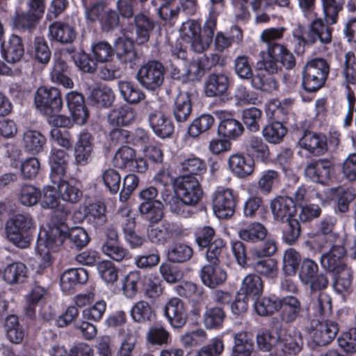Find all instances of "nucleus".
<instances>
[{
  "instance_id": "obj_55",
  "label": "nucleus",
  "mask_w": 356,
  "mask_h": 356,
  "mask_svg": "<svg viewBox=\"0 0 356 356\" xmlns=\"http://www.w3.org/2000/svg\"><path fill=\"white\" fill-rule=\"evenodd\" d=\"M245 149L248 153L261 161L267 159L269 155L267 145L258 136H252L248 139L245 143Z\"/></svg>"
},
{
  "instance_id": "obj_20",
  "label": "nucleus",
  "mask_w": 356,
  "mask_h": 356,
  "mask_svg": "<svg viewBox=\"0 0 356 356\" xmlns=\"http://www.w3.org/2000/svg\"><path fill=\"white\" fill-rule=\"evenodd\" d=\"M70 156L64 150L52 148L49 156L51 168L50 177L53 183H56L65 174Z\"/></svg>"
},
{
  "instance_id": "obj_7",
  "label": "nucleus",
  "mask_w": 356,
  "mask_h": 356,
  "mask_svg": "<svg viewBox=\"0 0 356 356\" xmlns=\"http://www.w3.org/2000/svg\"><path fill=\"white\" fill-rule=\"evenodd\" d=\"M298 277L302 284L308 286L312 291L323 289L328 283L326 276L318 273V264L309 259H303Z\"/></svg>"
},
{
  "instance_id": "obj_58",
  "label": "nucleus",
  "mask_w": 356,
  "mask_h": 356,
  "mask_svg": "<svg viewBox=\"0 0 356 356\" xmlns=\"http://www.w3.org/2000/svg\"><path fill=\"white\" fill-rule=\"evenodd\" d=\"M118 88L124 99L129 103L136 104L145 97L143 92L131 82L121 81Z\"/></svg>"
},
{
  "instance_id": "obj_27",
  "label": "nucleus",
  "mask_w": 356,
  "mask_h": 356,
  "mask_svg": "<svg viewBox=\"0 0 356 356\" xmlns=\"http://www.w3.org/2000/svg\"><path fill=\"white\" fill-rule=\"evenodd\" d=\"M302 148L316 155H321L327 150V139L323 134L305 132L299 140Z\"/></svg>"
},
{
  "instance_id": "obj_4",
  "label": "nucleus",
  "mask_w": 356,
  "mask_h": 356,
  "mask_svg": "<svg viewBox=\"0 0 356 356\" xmlns=\"http://www.w3.org/2000/svg\"><path fill=\"white\" fill-rule=\"evenodd\" d=\"M329 67L324 59L316 58L308 62L302 74V85L308 92L318 90L324 83Z\"/></svg>"
},
{
  "instance_id": "obj_28",
  "label": "nucleus",
  "mask_w": 356,
  "mask_h": 356,
  "mask_svg": "<svg viewBox=\"0 0 356 356\" xmlns=\"http://www.w3.org/2000/svg\"><path fill=\"white\" fill-rule=\"evenodd\" d=\"M27 266L22 262L15 261L8 264L3 272V278L8 284H21L28 278Z\"/></svg>"
},
{
  "instance_id": "obj_29",
  "label": "nucleus",
  "mask_w": 356,
  "mask_h": 356,
  "mask_svg": "<svg viewBox=\"0 0 356 356\" xmlns=\"http://www.w3.org/2000/svg\"><path fill=\"white\" fill-rule=\"evenodd\" d=\"M24 49L19 37L12 35L1 45L3 58L10 63L19 61L24 55Z\"/></svg>"
},
{
  "instance_id": "obj_15",
  "label": "nucleus",
  "mask_w": 356,
  "mask_h": 356,
  "mask_svg": "<svg viewBox=\"0 0 356 356\" xmlns=\"http://www.w3.org/2000/svg\"><path fill=\"white\" fill-rule=\"evenodd\" d=\"M93 147L92 135L87 131L80 132L77 136L74 149L75 162L82 166L88 164L92 161Z\"/></svg>"
},
{
  "instance_id": "obj_41",
  "label": "nucleus",
  "mask_w": 356,
  "mask_h": 356,
  "mask_svg": "<svg viewBox=\"0 0 356 356\" xmlns=\"http://www.w3.org/2000/svg\"><path fill=\"white\" fill-rule=\"evenodd\" d=\"M192 112V104L187 92H179L173 107V115L177 122L186 121Z\"/></svg>"
},
{
  "instance_id": "obj_62",
  "label": "nucleus",
  "mask_w": 356,
  "mask_h": 356,
  "mask_svg": "<svg viewBox=\"0 0 356 356\" xmlns=\"http://www.w3.org/2000/svg\"><path fill=\"white\" fill-rule=\"evenodd\" d=\"M214 123V118L208 114L201 115L195 118L188 128V133L192 137H196L209 130Z\"/></svg>"
},
{
  "instance_id": "obj_63",
  "label": "nucleus",
  "mask_w": 356,
  "mask_h": 356,
  "mask_svg": "<svg viewBox=\"0 0 356 356\" xmlns=\"http://www.w3.org/2000/svg\"><path fill=\"white\" fill-rule=\"evenodd\" d=\"M262 112L257 108L251 107L243 111V121L247 129L252 132H257L260 128Z\"/></svg>"
},
{
  "instance_id": "obj_32",
  "label": "nucleus",
  "mask_w": 356,
  "mask_h": 356,
  "mask_svg": "<svg viewBox=\"0 0 356 356\" xmlns=\"http://www.w3.org/2000/svg\"><path fill=\"white\" fill-rule=\"evenodd\" d=\"M176 234V225L168 222H164L156 226L151 225L147 229L148 238L155 243H164Z\"/></svg>"
},
{
  "instance_id": "obj_61",
  "label": "nucleus",
  "mask_w": 356,
  "mask_h": 356,
  "mask_svg": "<svg viewBox=\"0 0 356 356\" xmlns=\"http://www.w3.org/2000/svg\"><path fill=\"white\" fill-rule=\"evenodd\" d=\"M207 339V332L202 329L186 332L180 337V342L185 348L198 346Z\"/></svg>"
},
{
  "instance_id": "obj_38",
  "label": "nucleus",
  "mask_w": 356,
  "mask_h": 356,
  "mask_svg": "<svg viewBox=\"0 0 356 356\" xmlns=\"http://www.w3.org/2000/svg\"><path fill=\"white\" fill-rule=\"evenodd\" d=\"M135 38L138 44L147 42L149 38L150 32L154 28V22L147 15L139 14L135 17Z\"/></svg>"
},
{
  "instance_id": "obj_13",
  "label": "nucleus",
  "mask_w": 356,
  "mask_h": 356,
  "mask_svg": "<svg viewBox=\"0 0 356 356\" xmlns=\"http://www.w3.org/2000/svg\"><path fill=\"white\" fill-rule=\"evenodd\" d=\"M289 4V0H233L236 17L240 20H244L248 17V6H251L256 11L264 10L275 5L286 7Z\"/></svg>"
},
{
  "instance_id": "obj_9",
  "label": "nucleus",
  "mask_w": 356,
  "mask_h": 356,
  "mask_svg": "<svg viewBox=\"0 0 356 356\" xmlns=\"http://www.w3.org/2000/svg\"><path fill=\"white\" fill-rule=\"evenodd\" d=\"M137 79L142 86L149 90L159 88L164 80V68L158 61H150L140 67Z\"/></svg>"
},
{
  "instance_id": "obj_26",
  "label": "nucleus",
  "mask_w": 356,
  "mask_h": 356,
  "mask_svg": "<svg viewBox=\"0 0 356 356\" xmlns=\"http://www.w3.org/2000/svg\"><path fill=\"white\" fill-rule=\"evenodd\" d=\"M200 278L205 286L215 288L224 283L227 273L216 264L205 265L201 270Z\"/></svg>"
},
{
  "instance_id": "obj_36",
  "label": "nucleus",
  "mask_w": 356,
  "mask_h": 356,
  "mask_svg": "<svg viewBox=\"0 0 356 356\" xmlns=\"http://www.w3.org/2000/svg\"><path fill=\"white\" fill-rule=\"evenodd\" d=\"M49 36L51 39L60 43H70L76 38L74 28L67 23L56 22L49 28Z\"/></svg>"
},
{
  "instance_id": "obj_64",
  "label": "nucleus",
  "mask_w": 356,
  "mask_h": 356,
  "mask_svg": "<svg viewBox=\"0 0 356 356\" xmlns=\"http://www.w3.org/2000/svg\"><path fill=\"white\" fill-rule=\"evenodd\" d=\"M339 346L346 353H356V327L349 329L341 333L338 339Z\"/></svg>"
},
{
  "instance_id": "obj_2",
  "label": "nucleus",
  "mask_w": 356,
  "mask_h": 356,
  "mask_svg": "<svg viewBox=\"0 0 356 356\" xmlns=\"http://www.w3.org/2000/svg\"><path fill=\"white\" fill-rule=\"evenodd\" d=\"M346 252L343 246L334 245L327 252L322 254L320 260L322 267L334 274V284L341 290L349 288L352 277L350 270L343 261Z\"/></svg>"
},
{
  "instance_id": "obj_31",
  "label": "nucleus",
  "mask_w": 356,
  "mask_h": 356,
  "mask_svg": "<svg viewBox=\"0 0 356 356\" xmlns=\"http://www.w3.org/2000/svg\"><path fill=\"white\" fill-rule=\"evenodd\" d=\"M136 119L135 110L129 106H122L111 110L107 116V122L112 127L128 126Z\"/></svg>"
},
{
  "instance_id": "obj_21",
  "label": "nucleus",
  "mask_w": 356,
  "mask_h": 356,
  "mask_svg": "<svg viewBox=\"0 0 356 356\" xmlns=\"http://www.w3.org/2000/svg\"><path fill=\"white\" fill-rule=\"evenodd\" d=\"M88 279V272L84 268H69L60 276V289L64 293H71L78 284H84Z\"/></svg>"
},
{
  "instance_id": "obj_37",
  "label": "nucleus",
  "mask_w": 356,
  "mask_h": 356,
  "mask_svg": "<svg viewBox=\"0 0 356 356\" xmlns=\"http://www.w3.org/2000/svg\"><path fill=\"white\" fill-rule=\"evenodd\" d=\"M303 342L301 334L296 330L289 331L283 338L280 337L277 349H281L286 354H296L302 348Z\"/></svg>"
},
{
  "instance_id": "obj_50",
  "label": "nucleus",
  "mask_w": 356,
  "mask_h": 356,
  "mask_svg": "<svg viewBox=\"0 0 356 356\" xmlns=\"http://www.w3.org/2000/svg\"><path fill=\"white\" fill-rule=\"evenodd\" d=\"M141 282V275L139 271L129 272L122 281V290L127 298H134L138 291Z\"/></svg>"
},
{
  "instance_id": "obj_54",
  "label": "nucleus",
  "mask_w": 356,
  "mask_h": 356,
  "mask_svg": "<svg viewBox=\"0 0 356 356\" xmlns=\"http://www.w3.org/2000/svg\"><path fill=\"white\" fill-rule=\"evenodd\" d=\"M218 131L223 137L234 140L242 134L243 127L239 121L228 119L220 122Z\"/></svg>"
},
{
  "instance_id": "obj_34",
  "label": "nucleus",
  "mask_w": 356,
  "mask_h": 356,
  "mask_svg": "<svg viewBox=\"0 0 356 356\" xmlns=\"http://www.w3.org/2000/svg\"><path fill=\"white\" fill-rule=\"evenodd\" d=\"M134 40L133 37L129 36V31H127L115 42V52L122 63L132 62L136 58V54L133 45Z\"/></svg>"
},
{
  "instance_id": "obj_19",
  "label": "nucleus",
  "mask_w": 356,
  "mask_h": 356,
  "mask_svg": "<svg viewBox=\"0 0 356 356\" xmlns=\"http://www.w3.org/2000/svg\"><path fill=\"white\" fill-rule=\"evenodd\" d=\"M65 99L74 121L79 125L83 124L88 118V113L83 95L76 91H71L66 95Z\"/></svg>"
},
{
  "instance_id": "obj_53",
  "label": "nucleus",
  "mask_w": 356,
  "mask_h": 356,
  "mask_svg": "<svg viewBox=\"0 0 356 356\" xmlns=\"http://www.w3.org/2000/svg\"><path fill=\"white\" fill-rule=\"evenodd\" d=\"M308 33L312 42L316 40H319L322 43H328L331 41V30L321 19L312 22Z\"/></svg>"
},
{
  "instance_id": "obj_11",
  "label": "nucleus",
  "mask_w": 356,
  "mask_h": 356,
  "mask_svg": "<svg viewBox=\"0 0 356 356\" xmlns=\"http://www.w3.org/2000/svg\"><path fill=\"white\" fill-rule=\"evenodd\" d=\"M115 220L121 224L127 243L132 248L140 247L144 238L134 232L135 218L131 216V209L128 206L122 207L116 213Z\"/></svg>"
},
{
  "instance_id": "obj_24",
  "label": "nucleus",
  "mask_w": 356,
  "mask_h": 356,
  "mask_svg": "<svg viewBox=\"0 0 356 356\" xmlns=\"http://www.w3.org/2000/svg\"><path fill=\"white\" fill-rule=\"evenodd\" d=\"M149 121L154 134L161 138L170 137L174 132V125L171 119L161 111L152 113L149 117Z\"/></svg>"
},
{
  "instance_id": "obj_6",
  "label": "nucleus",
  "mask_w": 356,
  "mask_h": 356,
  "mask_svg": "<svg viewBox=\"0 0 356 356\" xmlns=\"http://www.w3.org/2000/svg\"><path fill=\"white\" fill-rule=\"evenodd\" d=\"M175 194L186 205L193 206L200 200L202 191L196 177L184 175L175 181Z\"/></svg>"
},
{
  "instance_id": "obj_43",
  "label": "nucleus",
  "mask_w": 356,
  "mask_h": 356,
  "mask_svg": "<svg viewBox=\"0 0 356 356\" xmlns=\"http://www.w3.org/2000/svg\"><path fill=\"white\" fill-rule=\"evenodd\" d=\"M267 229L260 222H254L238 231L241 239L248 242L256 243L265 238Z\"/></svg>"
},
{
  "instance_id": "obj_40",
  "label": "nucleus",
  "mask_w": 356,
  "mask_h": 356,
  "mask_svg": "<svg viewBox=\"0 0 356 356\" xmlns=\"http://www.w3.org/2000/svg\"><path fill=\"white\" fill-rule=\"evenodd\" d=\"M67 68V64L61 56H56L53 69L51 72V81L65 88H72L74 82L70 77L66 75Z\"/></svg>"
},
{
  "instance_id": "obj_3",
  "label": "nucleus",
  "mask_w": 356,
  "mask_h": 356,
  "mask_svg": "<svg viewBox=\"0 0 356 356\" xmlns=\"http://www.w3.org/2000/svg\"><path fill=\"white\" fill-rule=\"evenodd\" d=\"M36 222L29 214H17L10 217L6 224V237L16 247L25 249L29 247Z\"/></svg>"
},
{
  "instance_id": "obj_42",
  "label": "nucleus",
  "mask_w": 356,
  "mask_h": 356,
  "mask_svg": "<svg viewBox=\"0 0 356 356\" xmlns=\"http://www.w3.org/2000/svg\"><path fill=\"white\" fill-rule=\"evenodd\" d=\"M47 296V289L40 285H34L24 297L26 314L29 316H32L38 305H39Z\"/></svg>"
},
{
  "instance_id": "obj_16",
  "label": "nucleus",
  "mask_w": 356,
  "mask_h": 356,
  "mask_svg": "<svg viewBox=\"0 0 356 356\" xmlns=\"http://www.w3.org/2000/svg\"><path fill=\"white\" fill-rule=\"evenodd\" d=\"M339 331L337 324L332 321L318 323L310 332L309 335L314 343L325 346L330 343L336 337Z\"/></svg>"
},
{
  "instance_id": "obj_17",
  "label": "nucleus",
  "mask_w": 356,
  "mask_h": 356,
  "mask_svg": "<svg viewBox=\"0 0 356 356\" xmlns=\"http://www.w3.org/2000/svg\"><path fill=\"white\" fill-rule=\"evenodd\" d=\"M164 315L172 327H182L186 323L187 314L183 302L177 298L169 300L164 308Z\"/></svg>"
},
{
  "instance_id": "obj_51",
  "label": "nucleus",
  "mask_w": 356,
  "mask_h": 356,
  "mask_svg": "<svg viewBox=\"0 0 356 356\" xmlns=\"http://www.w3.org/2000/svg\"><path fill=\"white\" fill-rule=\"evenodd\" d=\"M130 314L133 321L137 323H145L151 321L154 316L152 307L145 300L136 302L132 306Z\"/></svg>"
},
{
  "instance_id": "obj_59",
  "label": "nucleus",
  "mask_w": 356,
  "mask_h": 356,
  "mask_svg": "<svg viewBox=\"0 0 356 356\" xmlns=\"http://www.w3.org/2000/svg\"><path fill=\"white\" fill-rule=\"evenodd\" d=\"M240 291L246 296L260 295L263 291V283L261 278L254 274L248 275L243 280Z\"/></svg>"
},
{
  "instance_id": "obj_22",
  "label": "nucleus",
  "mask_w": 356,
  "mask_h": 356,
  "mask_svg": "<svg viewBox=\"0 0 356 356\" xmlns=\"http://www.w3.org/2000/svg\"><path fill=\"white\" fill-rule=\"evenodd\" d=\"M228 166L236 177L245 178L253 172L254 161L251 158L245 157L243 154L236 153L229 157Z\"/></svg>"
},
{
  "instance_id": "obj_60",
  "label": "nucleus",
  "mask_w": 356,
  "mask_h": 356,
  "mask_svg": "<svg viewBox=\"0 0 356 356\" xmlns=\"http://www.w3.org/2000/svg\"><path fill=\"white\" fill-rule=\"evenodd\" d=\"M225 314L220 307L207 309L204 314V324L207 329H219L222 327Z\"/></svg>"
},
{
  "instance_id": "obj_30",
  "label": "nucleus",
  "mask_w": 356,
  "mask_h": 356,
  "mask_svg": "<svg viewBox=\"0 0 356 356\" xmlns=\"http://www.w3.org/2000/svg\"><path fill=\"white\" fill-rule=\"evenodd\" d=\"M229 81L223 74H211L204 83V92L209 97L221 96L227 92Z\"/></svg>"
},
{
  "instance_id": "obj_10",
  "label": "nucleus",
  "mask_w": 356,
  "mask_h": 356,
  "mask_svg": "<svg viewBox=\"0 0 356 356\" xmlns=\"http://www.w3.org/2000/svg\"><path fill=\"white\" fill-rule=\"evenodd\" d=\"M180 36L184 41L190 44L193 50L202 53L208 49L209 38L204 40L201 25L195 20H188L182 23L179 29Z\"/></svg>"
},
{
  "instance_id": "obj_33",
  "label": "nucleus",
  "mask_w": 356,
  "mask_h": 356,
  "mask_svg": "<svg viewBox=\"0 0 356 356\" xmlns=\"http://www.w3.org/2000/svg\"><path fill=\"white\" fill-rule=\"evenodd\" d=\"M56 184H58V191L60 200L70 204H75L80 200L82 191L76 181L74 179L65 181L60 178Z\"/></svg>"
},
{
  "instance_id": "obj_46",
  "label": "nucleus",
  "mask_w": 356,
  "mask_h": 356,
  "mask_svg": "<svg viewBox=\"0 0 356 356\" xmlns=\"http://www.w3.org/2000/svg\"><path fill=\"white\" fill-rule=\"evenodd\" d=\"M83 211L86 217L95 227H101L106 221V207L102 202H95L84 207Z\"/></svg>"
},
{
  "instance_id": "obj_8",
  "label": "nucleus",
  "mask_w": 356,
  "mask_h": 356,
  "mask_svg": "<svg viewBox=\"0 0 356 356\" xmlns=\"http://www.w3.org/2000/svg\"><path fill=\"white\" fill-rule=\"evenodd\" d=\"M113 163L115 168L140 173L145 172L148 168L146 161L142 157H137L135 150L128 146H122L118 149Z\"/></svg>"
},
{
  "instance_id": "obj_14",
  "label": "nucleus",
  "mask_w": 356,
  "mask_h": 356,
  "mask_svg": "<svg viewBox=\"0 0 356 356\" xmlns=\"http://www.w3.org/2000/svg\"><path fill=\"white\" fill-rule=\"evenodd\" d=\"M60 196L58 189L51 186H44L40 193V204L43 209L54 210L59 213L58 221H65L70 210L60 203Z\"/></svg>"
},
{
  "instance_id": "obj_39",
  "label": "nucleus",
  "mask_w": 356,
  "mask_h": 356,
  "mask_svg": "<svg viewBox=\"0 0 356 356\" xmlns=\"http://www.w3.org/2000/svg\"><path fill=\"white\" fill-rule=\"evenodd\" d=\"M233 337L232 356H252L254 342L246 332L236 333Z\"/></svg>"
},
{
  "instance_id": "obj_56",
  "label": "nucleus",
  "mask_w": 356,
  "mask_h": 356,
  "mask_svg": "<svg viewBox=\"0 0 356 356\" xmlns=\"http://www.w3.org/2000/svg\"><path fill=\"white\" fill-rule=\"evenodd\" d=\"M204 68L202 58L193 60L184 70L182 82L199 81L204 74Z\"/></svg>"
},
{
  "instance_id": "obj_5",
  "label": "nucleus",
  "mask_w": 356,
  "mask_h": 356,
  "mask_svg": "<svg viewBox=\"0 0 356 356\" xmlns=\"http://www.w3.org/2000/svg\"><path fill=\"white\" fill-rule=\"evenodd\" d=\"M35 104L44 115L58 112L63 106L60 92L55 87H40L35 93Z\"/></svg>"
},
{
  "instance_id": "obj_25",
  "label": "nucleus",
  "mask_w": 356,
  "mask_h": 356,
  "mask_svg": "<svg viewBox=\"0 0 356 356\" xmlns=\"http://www.w3.org/2000/svg\"><path fill=\"white\" fill-rule=\"evenodd\" d=\"M282 49L278 44H273L268 47L267 52L261 53V60L257 64V72L263 74L266 72L268 74L276 73L279 69L278 59L276 56L282 53Z\"/></svg>"
},
{
  "instance_id": "obj_1",
  "label": "nucleus",
  "mask_w": 356,
  "mask_h": 356,
  "mask_svg": "<svg viewBox=\"0 0 356 356\" xmlns=\"http://www.w3.org/2000/svg\"><path fill=\"white\" fill-rule=\"evenodd\" d=\"M64 223L65 221H58V225L40 229L35 252L41 268H47L51 265L54 260L52 253L63 243L67 237L78 248L86 246L90 241V237L83 227L68 229Z\"/></svg>"
},
{
  "instance_id": "obj_35",
  "label": "nucleus",
  "mask_w": 356,
  "mask_h": 356,
  "mask_svg": "<svg viewBox=\"0 0 356 356\" xmlns=\"http://www.w3.org/2000/svg\"><path fill=\"white\" fill-rule=\"evenodd\" d=\"M277 310H281V318L283 321L290 323L293 321L298 316L301 305L299 300L291 296L278 299Z\"/></svg>"
},
{
  "instance_id": "obj_44",
  "label": "nucleus",
  "mask_w": 356,
  "mask_h": 356,
  "mask_svg": "<svg viewBox=\"0 0 356 356\" xmlns=\"http://www.w3.org/2000/svg\"><path fill=\"white\" fill-rule=\"evenodd\" d=\"M5 330L8 339L13 343H20L24 337L25 331L19 323L18 317L15 315H9L5 321Z\"/></svg>"
},
{
  "instance_id": "obj_18",
  "label": "nucleus",
  "mask_w": 356,
  "mask_h": 356,
  "mask_svg": "<svg viewBox=\"0 0 356 356\" xmlns=\"http://www.w3.org/2000/svg\"><path fill=\"white\" fill-rule=\"evenodd\" d=\"M270 209L274 219L284 222L294 219L296 213V204L292 198L289 197H277L270 202Z\"/></svg>"
},
{
  "instance_id": "obj_23",
  "label": "nucleus",
  "mask_w": 356,
  "mask_h": 356,
  "mask_svg": "<svg viewBox=\"0 0 356 356\" xmlns=\"http://www.w3.org/2000/svg\"><path fill=\"white\" fill-rule=\"evenodd\" d=\"M331 163L327 160H317L309 163L305 170L306 177L312 181L325 184L330 176Z\"/></svg>"
},
{
  "instance_id": "obj_12",
  "label": "nucleus",
  "mask_w": 356,
  "mask_h": 356,
  "mask_svg": "<svg viewBox=\"0 0 356 356\" xmlns=\"http://www.w3.org/2000/svg\"><path fill=\"white\" fill-rule=\"evenodd\" d=\"M236 197L234 191L229 188H218L213 200L214 214L220 219L231 217L235 210Z\"/></svg>"
},
{
  "instance_id": "obj_49",
  "label": "nucleus",
  "mask_w": 356,
  "mask_h": 356,
  "mask_svg": "<svg viewBox=\"0 0 356 356\" xmlns=\"http://www.w3.org/2000/svg\"><path fill=\"white\" fill-rule=\"evenodd\" d=\"M179 165L182 172L195 175H201L207 170L204 161L194 155H189L183 158L179 163Z\"/></svg>"
},
{
  "instance_id": "obj_48",
  "label": "nucleus",
  "mask_w": 356,
  "mask_h": 356,
  "mask_svg": "<svg viewBox=\"0 0 356 356\" xmlns=\"http://www.w3.org/2000/svg\"><path fill=\"white\" fill-rule=\"evenodd\" d=\"M163 206L161 202L140 203L139 211L143 218L150 223H156L163 216Z\"/></svg>"
},
{
  "instance_id": "obj_45",
  "label": "nucleus",
  "mask_w": 356,
  "mask_h": 356,
  "mask_svg": "<svg viewBox=\"0 0 356 356\" xmlns=\"http://www.w3.org/2000/svg\"><path fill=\"white\" fill-rule=\"evenodd\" d=\"M46 143V138L40 131L27 130L23 136V144L25 149L31 153L40 152Z\"/></svg>"
},
{
  "instance_id": "obj_47",
  "label": "nucleus",
  "mask_w": 356,
  "mask_h": 356,
  "mask_svg": "<svg viewBox=\"0 0 356 356\" xmlns=\"http://www.w3.org/2000/svg\"><path fill=\"white\" fill-rule=\"evenodd\" d=\"M93 59L99 63H106L112 61L115 50L107 42L100 41L93 43L91 46Z\"/></svg>"
},
{
  "instance_id": "obj_52",
  "label": "nucleus",
  "mask_w": 356,
  "mask_h": 356,
  "mask_svg": "<svg viewBox=\"0 0 356 356\" xmlns=\"http://www.w3.org/2000/svg\"><path fill=\"white\" fill-rule=\"evenodd\" d=\"M286 131V128L282 123L274 121L263 129L262 134L268 143L277 144L283 140Z\"/></svg>"
},
{
  "instance_id": "obj_57",
  "label": "nucleus",
  "mask_w": 356,
  "mask_h": 356,
  "mask_svg": "<svg viewBox=\"0 0 356 356\" xmlns=\"http://www.w3.org/2000/svg\"><path fill=\"white\" fill-rule=\"evenodd\" d=\"M90 99L97 107H108L113 104L115 95L111 88L101 86L93 89Z\"/></svg>"
}]
</instances>
